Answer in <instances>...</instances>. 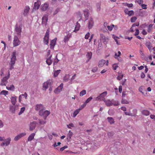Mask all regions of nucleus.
Listing matches in <instances>:
<instances>
[{
    "label": "nucleus",
    "instance_id": "nucleus-59",
    "mask_svg": "<svg viewBox=\"0 0 155 155\" xmlns=\"http://www.w3.org/2000/svg\"><path fill=\"white\" fill-rule=\"evenodd\" d=\"M112 103L113 105L114 106H117L119 104L118 101H113Z\"/></svg>",
    "mask_w": 155,
    "mask_h": 155
},
{
    "label": "nucleus",
    "instance_id": "nucleus-38",
    "mask_svg": "<svg viewBox=\"0 0 155 155\" xmlns=\"http://www.w3.org/2000/svg\"><path fill=\"white\" fill-rule=\"evenodd\" d=\"M137 110L136 109H134L133 110V111L134 112V114H133L132 113H130V114H127V115H131V116H136V114L137 113Z\"/></svg>",
    "mask_w": 155,
    "mask_h": 155
},
{
    "label": "nucleus",
    "instance_id": "nucleus-39",
    "mask_svg": "<svg viewBox=\"0 0 155 155\" xmlns=\"http://www.w3.org/2000/svg\"><path fill=\"white\" fill-rule=\"evenodd\" d=\"M125 97V94L124 93V92H123L122 93V97L123 98L121 101V103L122 104H125L126 103V101L125 99H124V97Z\"/></svg>",
    "mask_w": 155,
    "mask_h": 155
},
{
    "label": "nucleus",
    "instance_id": "nucleus-64",
    "mask_svg": "<svg viewBox=\"0 0 155 155\" xmlns=\"http://www.w3.org/2000/svg\"><path fill=\"white\" fill-rule=\"evenodd\" d=\"M122 86H120L119 87V91L120 93H121L122 91Z\"/></svg>",
    "mask_w": 155,
    "mask_h": 155
},
{
    "label": "nucleus",
    "instance_id": "nucleus-28",
    "mask_svg": "<svg viewBox=\"0 0 155 155\" xmlns=\"http://www.w3.org/2000/svg\"><path fill=\"white\" fill-rule=\"evenodd\" d=\"M35 135V133H32L28 137V141H31L34 138Z\"/></svg>",
    "mask_w": 155,
    "mask_h": 155
},
{
    "label": "nucleus",
    "instance_id": "nucleus-13",
    "mask_svg": "<svg viewBox=\"0 0 155 155\" xmlns=\"http://www.w3.org/2000/svg\"><path fill=\"white\" fill-rule=\"evenodd\" d=\"M11 141V139L10 138H8L5 140L4 142L2 143L1 144V146H3L4 145H5L6 146H8L9 144Z\"/></svg>",
    "mask_w": 155,
    "mask_h": 155
},
{
    "label": "nucleus",
    "instance_id": "nucleus-11",
    "mask_svg": "<svg viewBox=\"0 0 155 155\" xmlns=\"http://www.w3.org/2000/svg\"><path fill=\"white\" fill-rule=\"evenodd\" d=\"M51 84V83L50 82V80H48L44 83L43 87L45 88V90L48 88L49 86H50Z\"/></svg>",
    "mask_w": 155,
    "mask_h": 155
},
{
    "label": "nucleus",
    "instance_id": "nucleus-36",
    "mask_svg": "<svg viewBox=\"0 0 155 155\" xmlns=\"http://www.w3.org/2000/svg\"><path fill=\"white\" fill-rule=\"evenodd\" d=\"M80 110H81L79 109H76L74 111L73 114V117H75L76 115L79 113Z\"/></svg>",
    "mask_w": 155,
    "mask_h": 155
},
{
    "label": "nucleus",
    "instance_id": "nucleus-43",
    "mask_svg": "<svg viewBox=\"0 0 155 155\" xmlns=\"http://www.w3.org/2000/svg\"><path fill=\"white\" fill-rule=\"evenodd\" d=\"M8 91L5 90L2 91L0 93V94L6 96L8 94Z\"/></svg>",
    "mask_w": 155,
    "mask_h": 155
},
{
    "label": "nucleus",
    "instance_id": "nucleus-22",
    "mask_svg": "<svg viewBox=\"0 0 155 155\" xmlns=\"http://www.w3.org/2000/svg\"><path fill=\"white\" fill-rule=\"evenodd\" d=\"M49 36L45 35L44 38L43 42L45 44L48 45L49 42Z\"/></svg>",
    "mask_w": 155,
    "mask_h": 155
},
{
    "label": "nucleus",
    "instance_id": "nucleus-47",
    "mask_svg": "<svg viewBox=\"0 0 155 155\" xmlns=\"http://www.w3.org/2000/svg\"><path fill=\"white\" fill-rule=\"evenodd\" d=\"M25 107H23L21 108L20 109V111L18 113V114L19 115H20L22 113H23V112L25 111Z\"/></svg>",
    "mask_w": 155,
    "mask_h": 155
},
{
    "label": "nucleus",
    "instance_id": "nucleus-37",
    "mask_svg": "<svg viewBox=\"0 0 155 155\" xmlns=\"http://www.w3.org/2000/svg\"><path fill=\"white\" fill-rule=\"evenodd\" d=\"M153 26V25L151 24H150L148 28L147 29V31L148 32L150 33V32L152 30V27Z\"/></svg>",
    "mask_w": 155,
    "mask_h": 155
},
{
    "label": "nucleus",
    "instance_id": "nucleus-33",
    "mask_svg": "<svg viewBox=\"0 0 155 155\" xmlns=\"http://www.w3.org/2000/svg\"><path fill=\"white\" fill-rule=\"evenodd\" d=\"M146 45L149 50H151L152 47L151 45V43L150 41L147 42Z\"/></svg>",
    "mask_w": 155,
    "mask_h": 155
},
{
    "label": "nucleus",
    "instance_id": "nucleus-53",
    "mask_svg": "<svg viewBox=\"0 0 155 155\" xmlns=\"http://www.w3.org/2000/svg\"><path fill=\"white\" fill-rule=\"evenodd\" d=\"M137 18L136 17H133L130 19V21L132 22H134L136 20Z\"/></svg>",
    "mask_w": 155,
    "mask_h": 155
},
{
    "label": "nucleus",
    "instance_id": "nucleus-52",
    "mask_svg": "<svg viewBox=\"0 0 155 155\" xmlns=\"http://www.w3.org/2000/svg\"><path fill=\"white\" fill-rule=\"evenodd\" d=\"M113 38L115 40V41L118 44V37H117L116 36H115L114 35H113L112 36Z\"/></svg>",
    "mask_w": 155,
    "mask_h": 155
},
{
    "label": "nucleus",
    "instance_id": "nucleus-63",
    "mask_svg": "<svg viewBox=\"0 0 155 155\" xmlns=\"http://www.w3.org/2000/svg\"><path fill=\"white\" fill-rule=\"evenodd\" d=\"M133 4L132 3L128 4L127 3V6L129 8L132 7L133 6Z\"/></svg>",
    "mask_w": 155,
    "mask_h": 155
},
{
    "label": "nucleus",
    "instance_id": "nucleus-4",
    "mask_svg": "<svg viewBox=\"0 0 155 155\" xmlns=\"http://www.w3.org/2000/svg\"><path fill=\"white\" fill-rule=\"evenodd\" d=\"M35 109L36 111H38L39 112L43 110H45V108L43 105L41 104H37L35 106Z\"/></svg>",
    "mask_w": 155,
    "mask_h": 155
},
{
    "label": "nucleus",
    "instance_id": "nucleus-29",
    "mask_svg": "<svg viewBox=\"0 0 155 155\" xmlns=\"http://www.w3.org/2000/svg\"><path fill=\"white\" fill-rule=\"evenodd\" d=\"M17 97L16 96L12 97L11 101V102L12 104L15 105L16 102Z\"/></svg>",
    "mask_w": 155,
    "mask_h": 155
},
{
    "label": "nucleus",
    "instance_id": "nucleus-19",
    "mask_svg": "<svg viewBox=\"0 0 155 155\" xmlns=\"http://www.w3.org/2000/svg\"><path fill=\"white\" fill-rule=\"evenodd\" d=\"M120 55H121L120 52V51H118V53H115V55H114V58H115L117 59L119 61L121 62V61L122 59L119 57Z\"/></svg>",
    "mask_w": 155,
    "mask_h": 155
},
{
    "label": "nucleus",
    "instance_id": "nucleus-9",
    "mask_svg": "<svg viewBox=\"0 0 155 155\" xmlns=\"http://www.w3.org/2000/svg\"><path fill=\"white\" fill-rule=\"evenodd\" d=\"M63 84L61 83L59 86L54 90V93L55 94H58L61 92L63 88Z\"/></svg>",
    "mask_w": 155,
    "mask_h": 155
},
{
    "label": "nucleus",
    "instance_id": "nucleus-10",
    "mask_svg": "<svg viewBox=\"0 0 155 155\" xmlns=\"http://www.w3.org/2000/svg\"><path fill=\"white\" fill-rule=\"evenodd\" d=\"M25 133H23L20 134L16 136L14 138V140L15 141H17L21 138L22 137H24L26 135Z\"/></svg>",
    "mask_w": 155,
    "mask_h": 155
},
{
    "label": "nucleus",
    "instance_id": "nucleus-21",
    "mask_svg": "<svg viewBox=\"0 0 155 155\" xmlns=\"http://www.w3.org/2000/svg\"><path fill=\"white\" fill-rule=\"evenodd\" d=\"M94 22L93 19L92 18H91L90 20L88 22V27L89 29H91L94 25Z\"/></svg>",
    "mask_w": 155,
    "mask_h": 155
},
{
    "label": "nucleus",
    "instance_id": "nucleus-26",
    "mask_svg": "<svg viewBox=\"0 0 155 155\" xmlns=\"http://www.w3.org/2000/svg\"><path fill=\"white\" fill-rule=\"evenodd\" d=\"M71 37V34L70 33L68 34L66 36H65L64 40V42L65 43L67 42L68 41L69 38Z\"/></svg>",
    "mask_w": 155,
    "mask_h": 155
},
{
    "label": "nucleus",
    "instance_id": "nucleus-48",
    "mask_svg": "<svg viewBox=\"0 0 155 155\" xmlns=\"http://www.w3.org/2000/svg\"><path fill=\"white\" fill-rule=\"evenodd\" d=\"M123 77V75L121 74H120L117 77V79L120 80L122 79Z\"/></svg>",
    "mask_w": 155,
    "mask_h": 155
},
{
    "label": "nucleus",
    "instance_id": "nucleus-62",
    "mask_svg": "<svg viewBox=\"0 0 155 155\" xmlns=\"http://www.w3.org/2000/svg\"><path fill=\"white\" fill-rule=\"evenodd\" d=\"M49 32H50L49 29L48 28V29L46 31L45 35L49 36Z\"/></svg>",
    "mask_w": 155,
    "mask_h": 155
},
{
    "label": "nucleus",
    "instance_id": "nucleus-6",
    "mask_svg": "<svg viewBox=\"0 0 155 155\" xmlns=\"http://www.w3.org/2000/svg\"><path fill=\"white\" fill-rule=\"evenodd\" d=\"M21 43L18 38L17 36H15L13 41V45L14 47H16L19 45Z\"/></svg>",
    "mask_w": 155,
    "mask_h": 155
},
{
    "label": "nucleus",
    "instance_id": "nucleus-58",
    "mask_svg": "<svg viewBox=\"0 0 155 155\" xmlns=\"http://www.w3.org/2000/svg\"><path fill=\"white\" fill-rule=\"evenodd\" d=\"M60 11V9L59 8H57L55 11L54 12L53 15H55L57 14Z\"/></svg>",
    "mask_w": 155,
    "mask_h": 155
},
{
    "label": "nucleus",
    "instance_id": "nucleus-12",
    "mask_svg": "<svg viewBox=\"0 0 155 155\" xmlns=\"http://www.w3.org/2000/svg\"><path fill=\"white\" fill-rule=\"evenodd\" d=\"M37 124V122L36 121H33L30 123L29 127L30 130H34L36 127Z\"/></svg>",
    "mask_w": 155,
    "mask_h": 155
},
{
    "label": "nucleus",
    "instance_id": "nucleus-23",
    "mask_svg": "<svg viewBox=\"0 0 155 155\" xmlns=\"http://www.w3.org/2000/svg\"><path fill=\"white\" fill-rule=\"evenodd\" d=\"M22 96H24L25 99V100H26L27 99V94L26 92H25V94H21L19 96V102H21V101L22 100Z\"/></svg>",
    "mask_w": 155,
    "mask_h": 155
},
{
    "label": "nucleus",
    "instance_id": "nucleus-17",
    "mask_svg": "<svg viewBox=\"0 0 155 155\" xmlns=\"http://www.w3.org/2000/svg\"><path fill=\"white\" fill-rule=\"evenodd\" d=\"M57 40V38H55L53 40L51 41L50 42V48L51 49H53L54 46L55 45L56 41Z\"/></svg>",
    "mask_w": 155,
    "mask_h": 155
},
{
    "label": "nucleus",
    "instance_id": "nucleus-7",
    "mask_svg": "<svg viewBox=\"0 0 155 155\" xmlns=\"http://www.w3.org/2000/svg\"><path fill=\"white\" fill-rule=\"evenodd\" d=\"M100 40L106 45L107 44L108 41V38L102 34L100 35Z\"/></svg>",
    "mask_w": 155,
    "mask_h": 155
},
{
    "label": "nucleus",
    "instance_id": "nucleus-51",
    "mask_svg": "<svg viewBox=\"0 0 155 155\" xmlns=\"http://www.w3.org/2000/svg\"><path fill=\"white\" fill-rule=\"evenodd\" d=\"M92 99V97H90L87 99V100L85 101V103L87 104V103H89L90 101H91Z\"/></svg>",
    "mask_w": 155,
    "mask_h": 155
},
{
    "label": "nucleus",
    "instance_id": "nucleus-61",
    "mask_svg": "<svg viewBox=\"0 0 155 155\" xmlns=\"http://www.w3.org/2000/svg\"><path fill=\"white\" fill-rule=\"evenodd\" d=\"M136 32L134 35L135 36H137L139 34V31L138 29H135Z\"/></svg>",
    "mask_w": 155,
    "mask_h": 155
},
{
    "label": "nucleus",
    "instance_id": "nucleus-30",
    "mask_svg": "<svg viewBox=\"0 0 155 155\" xmlns=\"http://www.w3.org/2000/svg\"><path fill=\"white\" fill-rule=\"evenodd\" d=\"M142 113L144 115L148 116L150 114V112L147 110H144L142 111Z\"/></svg>",
    "mask_w": 155,
    "mask_h": 155
},
{
    "label": "nucleus",
    "instance_id": "nucleus-2",
    "mask_svg": "<svg viewBox=\"0 0 155 155\" xmlns=\"http://www.w3.org/2000/svg\"><path fill=\"white\" fill-rule=\"evenodd\" d=\"M50 112L48 110H43L39 112L38 114L39 115L43 118L44 119H46L47 117L50 114Z\"/></svg>",
    "mask_w": 155,
    "mask_h": 155
},
{
    "label": "nucleus",
    "instance_id": "nucleus-31",
    "mask_svg": "<svg viewBox=\"0 0 155 155\" xmlns=\"http://www.w3.org/2000/svg\"><path fill=\"white\" fill-rule=\"evenodd\" d=\"M80 27V24L77 22L76 23V25L75 28V29L73 31L74 32H76L78 31Z\"/></svg>",
    "mask_w": 155,
    "mask_h": 155
},
{
    "label": "nucleus",
    "instance_id": "nucleus-3",
    "mask_svg": "<svg viewBox=\"0 0 155 155\" xmlns=\"http://www.w3.org/2000/svg\"><path fill=\"white\" fill-rule=\"evenodd\" d=\"M107 94V91H105L100 94L99 96L96 97L95 100L96 101H98L100 100L104 101L105 100L104 97Z\"/></svg>",
    "mask_w": 155,
    "mask_h": 155
},
{
    "label": "nucleus",
    "instance_id": "nucleus-18",
    "mask_svg": "<svg viewBox=\"0 0 155 155\" xmlns=\"http://www.w3.org/2000/svg\"><path fill=\"white\" fill-rule=\"evenodd\" d=\"M41 4V2L38 1L37 2H35L34 9L35 10L38 9L39 8Z\"/></svg>",
    "mask_w": 155,
    "mask_h": 155
},
{
    "label": "nucleus",
    "instance_id": "nucleus-32",
    "mask_svg": "<svg viewBox=\"0 0 155 155\" xmlns=\"http://www.w3.org/2000/svg\"><path fill=\"white\" fill-rule=\"evenodd\" d=\"M107 119L108 121L109 122L110 124H112L114 123V119L111 117H108Z\"/></svg>",
    "mask_w": 155,
    "mask_h": 155
},
{
    "label": "nucleus",
    "instance_id": "nucleus-24",
    "mask_svg": "<svg viewBox=\"0 0 155 155\" xmlns=\"http://www.w3.org/2000/svg\"><path fill=\"white\" fill-rule=\"evenodd\" d=\"M52 56V55H51L47 59V60L46 61V62L48 65H50L53 62V60L51 59Z\"/></svg>",
    "mask_w": 155,
    "mask_h": 155
},
{
    "label": "nucleus",
    "instance_id": "nucleus-14",
    "mask_svg": "<svg viewBox=\"0 0 155 155\" xmlns=\"http://www.w3.org/2000/svg\"><path fill=\"white\" fill-rule=\"evenodd\" d=\"M49 5V4L48 3H45L44 4H42L41 5V9L42 11H45L48 9Z\"/></svg>",
    "mask_w": 155,
    "mask_h": 155
},
{
    "label": "nucleus",
    "instance_id": "nucleus-57",
    "mask_svg": "<svg viewBox=\"0 0 155 155\" xmlns=\"http://www.w3.org/2000/svg\"><path fill=\"white\" fill-rule=\"evenodd\" d=\"M86 104L85 102L84 104L81 105L79 108L80 110H81V109H82L83 108L85 107L86 106Z\"/></svg>",
    "mask_w": 155,
    "mask_h": 155
},
{
    "label": "nucleus",
    "instance_id": "nucleus-35",
    "mask_svg": "<svg viewBox=\"0 0 155 155\" xmlns=\"http://www.w3.org/2000/svg\"><path fill=\"white\" fill-rule=\"evenodd\" d=\"M30 10V8L29 7H26L24 11V14L26 15L28 13L29 10Z\"/></svg>",
    "mask_w": 155,
    "mask_h": 155
},
{
    "label": "nucleus",
    "instance_id": "nucleus-40",
    "mask_svg": "<svg viewBox=\"0 0 155 155\" xmlns=\"http://www.w3.org/2000/svg\"><path fill=\"white\" fill-rule=\"evenodd\" d=\"M86 93V91L85 90H83L81 92H80V96L81 97H82Z\"/></svg>",
    "mask_w": 155,
    "mask_h": 155
},
{
    "label": "nucleus",
    "instance_id": "nucleus-41",
    "mask_svg": "<svg viewBox=\"0 0 155 155\" xmlns=\"http://www.w3.org/2000/svg\"><path fill=\"white\" fill-rule=\"evenodd\" d=\"M56 58L54 59L53 61V64L55 65L56 64L59 62V60L57 58V55L56 56Z\"/></svg>",
    "mask_w": 155,
    "mask_h": 155
},
{
    "label": "nucleus",
    "instance_id": "nucleus-20",
    "mask_svg": "<svg viewBox=\"0 0 155 155\" xmlns=\"http://www.w3.org/2000/svg\"><path fill=\"white\" fill-rule=\"evenodd\" d=\"M42 22L45 25L47 24V22L48 20V15H45L42 18Z\"/></svg>",
    "mask_w": 155,
    "mask_h": 155
},
{
    "label": "nucleus",
    "instance_id": "nucleus-54",
    "mask_svg": "<svg viewBox=\"0 0 155 155\" xmlns=\"http://www.w3.org/2000/svg\"><path fill=\"white\" fill-rule=\"evenodd\" d=\"M102 47V45L101 42L99 43L98 46V48L99 50L101 49Z\"/></svg>",
    "mask_w": 155,
    "mask_h": 155
},
{
    "label": "nucleus",
    "instance_id": "nucleus-55",
    "mask_svg": "<svg viewBox=\"0 0 155 155\" xmlns=\"http://www.w3.org/2000/svg\"><path fill=\"white\" fill-rule=\"evenodd\" d=\"M67 127L68 128L71 129V127H74V126L73 124L71 123L69 124L68 125H67Z\"/></svg>",
    "mask_w": 155,
    "mask_h": 155
},
{
    "label": "nucleus",
    "instance_id": "nucleus-1",
    "mask_svg": "<svg viewBox=\"0 0 155 155\" xmlns=\"http://www.w3.org/2000/svg\"><path fill=\"white\" fill-rule=\"evenodd\" d=\"M16 52L15 51L12 52L11 56V61L9 63V69L10 70H12L14 68L13 66L15 64V61L16 59Z\"/></svg>",
    "mask_w": 155,
    "mask_h": 155
},
{
    "label": "nucleus",
    "instance_id": "nucleus-50",
    "mask_svg": "<svg viewBox=\"0 0 155 155\" xmlns=\"http://www.w3.org/2000/svg\"><path fill=\"white\" fill-rule=\"evenodd\" d=\"M118 67V66L117 64H114L112 65L113 68L114 70H116Z\"/></svg>",
    "mask_w": 155,
    "mask_h": 155
},
{
    "label": "nucleus",
    "instance_id": "nucleus-25",
    "mask_svg": "<svg viewBox=\"0 0 155 155\" xmlns=\"http://www.w3.org/2000/svg\"><path fill=\"white\" fill-rule=\"evenodd\" d=\"M106 105L107 106H110L113 105L112 102L109 100H105L104 101Z\"/></svg>",
    "mask_w": 155,
    "mask_h": 155
},
{
    "label": "nucleus",
    "instance_id": "nucleus-46",
    "mask_svg": "<svg viewBox=\"0 0 155 155\" xmlns=\"http://www.w3.org/2000/svg\"><path fill=\"white\" fill-rule=\"evenodd\" d=\"M114 26V25H111V26H107V28L108 29V30L110 31H111L113 28V27Z\"/></svg>",
    "mask_w": 155,
    "mask_h": 155
},
{
    "label": "nucleus",
    "instance_id": "nucleus-49",
    "mask_svg": "<svg viewBox=\"0 0 155 155\" xmlns=\"http://www.w3.org/2000/svg\"><path fill=\"white\" fill-rule=\"evenodd\" d=\"M69 75H66L64 78V80L65 81H68L69 79Z\"/></svg>",
    "mask_w": 155,
    "mask_h": 155
},
{
    "label": "nucleus",
    "instance_id": "nucleus-16",
    "mask_svg": "<svg viewBox=\"0 0 155 155\" xmlns=\"http://www.w3.org/2000/svg\"><path fill=\"white\" fill-rule=\"evenodd\" d=\"M92 55V54L91 52H87V54L86 55V57L87 59L86 61L87 63L88 62L91 58Z\"/></svg>",
    "mask_w": 155,
    "mask_h": 155
},
{
    "label": "nucleus",
    "instance_id": "nucleus-42",
    "mask_svg": "<svg viewBox=\"0 0 155 155\" xmlns=\"http://www.w3.org/2000/svg\"><path fill=\"white\" fill-rule=\"evenodd\" d=\"M6 88L7 90H13L15 88V87L13 85H12L9 87L7 86Z\"/></svg>",
    "mask_w": 155,
    "mask_h": 155
},
{
    "label": "nucleus",
    "instance_id": "nucleus-27",
    "mask_svg": "<svg viewBox=\"0 0 155 155\" xmlns=\"http://www.w3.org/2000/svg\"><path fill=\"white\" fill-rule=\"evenodd\" d=\"M73 135V133L71 130H69L67 135V139L68 141H70L71 140V137Z\"/></svg>",
    "mask_w": 155,
    "mask_h": 155
},
{
    "label": "nucleus",
    "instance_id": "nucleus-45",
    "mask_svg": "<svg viewBox=\"0 0 155 155\" xmlns=\"http://www.w3.org/2000/svg\"><path fill=\"white\" fill-rule=\"evenodd\" d=\"M127 14L129 16H131L134 15V12L133 10H130L129 11Z\"/></svg>",
    "mask_w": 155,
    "mask_h": 155
},
{
    "label": "nucleus",
    "instance_id": "nucleus-8",
    "mask_svg": "<svg viewBox=\"0 0 155 155\" xmlns=\"http://www.w3.org/2000/svg\"><path fill=\"white\" fill-rule=\"evenodd\" d=\"M21 29L22 28L20 26H18L17 25H16L15 30L18 36L21 35Z\"/></svg>",
    "mask_w": 155,
    "mask_h": 155
},
{
    "label": "nucleus",
    "instance_id": "nucleus-15",
    "mask_svg": "<svg viewBox=\"0 0 155 155\" xmlns=\"http://www.w3.org/2000/svg\"><path fill=\"white\" fill-rule=\"evenodd\" d=\"M106 63V61L104 59H102L99 61L98 66L99 67L101 68L103 66L104 64Z\"/></svg>",
    "mask_w": 155,
    "mask_h": 155
},
{
    "label": "nucleus",
    "instance_id": "nucleus-34",
    "mask_svg": "<svg viewBox=\"0 0 155 155\" xmlns=\"http://www.w3.org/2000/svg\"><path fill=\"white\" fill-rule=\"evenodd\" d=\"M39 123L40 125H44L46 123V119L44 120L39 119H38Z\"/></svg>",
    "mask_w": 155,
    "mask_h": 155
},
{
    "label": "nucleus",
    "instance_id": "nucleus-44",
    "mask_svg": "<svg viewBox=\"0 0 155 155\" xmlns=\"http://www.w3.org/2000/svg\"><path fill=\"white\" fill-rule=\"evenodd\" d=\"M61 71L60 70H57L56 71H55L54 72V76L55 77H56L58 74H59V73L60 72V71Z\"/></svg>",
    "mask_w": 155,
    "mask_h": 155
},
{
    "label": "nucleus",
    "instance_id": "nucleus-60",
    "mask_svg": "<svg viewBox=\"0 0 155 155\" xmlns=\"http://www.w3.org/2000/svg\"><path fill=\"white\" fill-rule=\"evenodd\" d=\"M90 33L88 32L85 35V38L86 39H88L90 36Z\"/></svg>",
    "mask_w": 155,
    "mask_h": 155
},
{
    "label": "nucleus",
    "instance_id": "nucleus-5",
    "mask_svg": "<svg viewBox=\"0 0 155 155\" xmlns=\"http://www.w3.org/2000/svg\"><path fill=\"white\" fill-rule=\"evenodd\" d=\"M10 77V73L8 72V75L7 76L4 77L1 80V84L2 85H6L7 82V80Z\"/></svg>",
    "mask_w": 155,
    "mask_h": 155
},
{
    "label": "nucleus",
    "instance_id": "nucleus-56",
    "mask_svg": "<svg viewBox=\"0 0 155 155\" xmlns=\"http://www.w3.org/2000/svg\"><path fill=\"white\" fill-rule=\"evenodd\" d=\"M98 68L97 66L95 67L92 70V71L93 72H95L97 71Z\"/></svg>",
    "mask_w": 155,
    "mask_h": 155
}]
</instances>
